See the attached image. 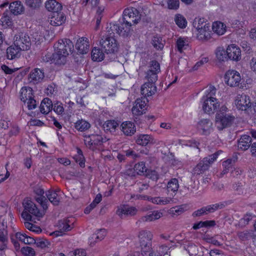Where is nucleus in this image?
Segmentation results:
<instances>
[{
	"label": "nucleus",
	"mask_w": 256,
	"mask_h": 256,
	"mask_svg": "<svg viewBox=\"0 0 256 256\" xmlns=\"http://www.w3.org/2000/svg\"><path fill=\"white\" fill-rule=\"evenodd\" d=\"M187 208L188 206L186 204L177 206L170 208L168 211V214L172 217L177 216L186 211Z\"/></svg>",
	"instance_id": "nucleus-34"
},
{
	"label": "nucleus",
	"mask_w": 256,
	"mask_h": 256,
	"mask_svg": "<svg viewBox=\"0 0 256 256\" xmlns=\"http://www.w3.org/2000/svg\"><path fill=\"white\" fill-rule=\"evenodd\" d=\"M146 170L147 168L146 167L145 163L143 162H141L136 164L133 169L130 168L128 170L126 174L128 176H135V172L138 174L142 175L144 174V172H146Z\"/></svg>",
	"instance_id": "nucleus-19"
},
{
	"label": "nucleus",
	"mask_w": 256,
	"mask_h": 256,
	"mask_svg": "<svg viewBox=\"0 0 256 256\" xmlns=\"http://www.w3.org/2000/svg\"><path fill=\"white\" fill-rule=\"evenodd\" d=\"M217 59L220 62H224L228 58L226 50L222 47H218L215 52Z\"/></svg>",
	"instance_id": "nucleus-42"
},
{
	"label": "nucleus",
	"mask_w": 256,
	"mask_h": 256,
	"mask_svg": "<svg viewBox=\"0 0 256 256\" xmlns=\"http://www.w3.org/2000/svg\"><path fill=\"white\" fill-rule=\"evenodd\" d=\"M46 10L52 13L62 11V5L56 0H48L45 4Z\"/></svg>",
	"instance_id": "nucleus-24"
},
{
	"label": "nucleus",
	"mask_w": 256,
	"mask_h": 256,
	"mask_svg": "<svg viewBox=\"0 0 256 256\" xmlns=\"http://www.w3.org/2000/svg\"><path fill=\"white\" fill-rule=\"evenodd\" d=\"M54 110L58 114H62L64 112V108L62 103L57 102L53 106Z\"/></svg>",
	"instance_id": "nucleus-61"
},
{
	"label": "nucleus",
	"mask_w": 256,
	"mask_h": 256,
	"mask_svg": "<svg viewBox=\"0 0 256 256\" xmlns=\"http://www.w3.org/2000/svg\"><path fill=\"white\" fill-rule=\"evenodd\" d=\"M132 112L136 116H140L145 113V111L137 106H134L132 108Z\"/></svg>",
	"instance_id": "nucleus-63"
},
{
	"label": "nucleus",
	"mask_w": 256,
	"mask_h": 256,
	"mask_svg": "<svg viewBox=\"0 0 256 256\" xmlns=\"http://www.w3.org/2000/svg\"><path fill=\"white\" fill-rule=\"evenodd\" d=\"M44 77V73L42 69L35 68L28 74V80L33 84H37L42 81Z\"/></svg>",
	"instance_id": "nucleus-16"
},
{
	"label": "nucleus",
	"mask_w": 256,
	"mask_h": 256,
	"mask_svg": "<svg viewBox=\"0 0 256 256\" xmlns=\"http://www.w3.org/2000/svg\"><path fill=\"white\" fill-rule=\"evenodd\" d=\"M66 20L65 14L60 12L52 13L50 18V23L51 25L57 26H60L64 24Z\"/></svg>",
	"instance_id": "nucleus-17"
},
{
	"label": "nucleus",
	"mask_w": 256,
	"mask_h": 256,
	"mask_svg": "<svg viewBox=\"0 0 256 256\" xmlns=\"http://www.w3.org/2000/svg\"><path fill=\"white\" fill-rule=\"evenodd\" d=\"M14 40V46L19 48L22 50H27L30 48V38L25 33L22 32L16 34Z\"/></svg>",
	"instance_id": "nucleus-10"
},
{
	"label": "nucleus",
	"mask_w": 256,
	"mask_h": 256,
	"mask_svg": "<svg viewBox=\"0 0 256 256\" xmlns=\"http://www.w3.org/2000/svg\"><path fill=\"white\" fill-rule=\"evenodd\" d=\"M92 58L94 61L100 62L104 60V54L99 48H94L92 51Z\"/></svg>",
	"instance_id": "nucleus-41"
},
{
	"label": "nucleus",
	"mask_w": 256,
	"mask_h": 256,
	"mask_svg": "<svg viewBox=\"0 0 256 256\" xmlns=\"http://www.w3.org/2000/svg\"><path fill=\"white\" fill-rule=\"evenodd\" d=\"M138 236L140 240H143L146 241H152L153 238L152 232L146 230H142L140 232Z\"/></svg>",
	"instance_id": "nucleus-46"
},
{
	"label": "nucleus",
	"mask_w": 256,
	"mask_h": 256,
	"mask_svg": "<svg viewBox=\"0 0 256 256\" xmlns=\"http://www.w3.org/2000/svg\"><path fill=\"white\" fill-rule=\"evenodd\" d=\"M174 21L177 26L181 28H184L187 26L186 18L180 14H176L175 16Z\"/></svg>",
	"instance_id": "nucleus-44"
},
{
	"label": "nucleus",
	"mask_w": 256,
	"mask_h": 256,
	"mask_svg": "<svg viewBox=\"0 0 256 256\" xmlns=\"http://www.w3.org/2000/svg\"><path fill=\"white\" fill-rule=\"evenodd\" d=\"M208 61V58H203L197 62L196 64L193 67L194 70H198L200 66L203 65L204 64L206 63Z\"/></svg>",
	"instance_id": "nucleus-62"
},
{
	"label": "nucleus",
	"mask_w": 256,
	"mask_h": 256,
	"mask_svg": "<svg viewBox=\"0 0 256 256\" xmlns=\"http://www.w3.org/2000/svg\"><path fill=\"white\" fill-rule=\"evenodd\" d=\"M216 89L213 86H210L206 90L205 95L202 98V108L205 113L213 114L218 108L220 109V103L216 96Z\"/></svg>",
	"instance_id": "nucleus-2"
},
{
	"label": "nucleus",
	"mask_w": 256,
	"mask_h": 256,
	"mask_svg": "<svg viewBox=\"0 0 256 256\" xmlns=\"http://www.w3.org/2000/svg\"><path fill=\"white\" fill-rule=\"evenodd\" d=\"M56 52L54 53H52L50 52H46L44 55L42 56V60L43 62H51V63H54L56 64H58V63L56 62L57 61L55 59L56 56Z\"/></svg>",
	"instance_id": "nucleus-47"
},
{
	"label": "nucleus",
	"mask_w": 256,
	"mask_h": 256,
	"mask_svg": "<svg viewBox=\"0 0 256 256\" xmlns=\"http://www.w3.org/2000/svg\"><path fill=\"white\" fill-rule=\"evenodd\" d=\"M108 140L106 136L97 134L84 136V141L86 146L94 151L98 149L99 147Z\"/></svg>",
	"instance_id": "nucleus-6"
},
{
	"label": "nucleus",
	"mask_w": 256,
	"mask_h": 256,
	"mask_svg": "<svg viewBox=\"0 0 256 256\" xmlns=\"http://www.w3.org/2000/svg\"><path fill=\"white\" fill-rule=\"evenodd\" d=\"M0 241L8 242V231L6 230V226L2 224L0 226Z\"/></svg>",
	"instance_id": "nucleus-52"
},
{
	"label": "nucleus",
	"mask_w": 256,
	"mask_h": 256,
	"mask_svg": "<svg viewBox=\"0 0 256 256\" xmlns=\"http://www.w3.org/2000/svg\"><path fill=\"white\" fill-rule=\"evenodd\" d=\"M106 236V230L104 229H100L97 231V232L92 234L90 238L89 242L90 244H94L95 242L103 240Z\"/></svg>",
	"instance_id": "nucleus-33"
},
{
	"label": "nucleus",
	"mask_w": 256,
	"mask_h": 256,
	"mask_svg": "<svg viewBox=\"0 0 256 256\" xmlns=\"http://www.w3.org/2000/svg\"><path fill=\"white\" fill-rule=\"evenodd\" d=\"M34 192L38 196V197L36 198L38 202L40 203L43 209L46 210L48 208L47 202L48 200L46 198L42 195L44 194V190L43 189L38 188L34 189Z\"/></svg>",
	"instance_id": "nucleus-27"
},
{
	"label": "nucleus",
	"mask_w": 256,
	"mask_h": 256,
	"mask_svg": "<svg viewBox=\"0 0 256 256\" xmlns=\"http://www.w3.org/2000/svg\"><path fill=\"white\" fill-rule=\"evenodd\" d=\"M1 25L4 28L12 24V20L11 18L7 15H4L0 20Z\"/></svg>",
	"instance_id": "nucleus-51"
},
{
	"label": "nucleus",
	"mask_w": 256,
	"mask_h": 256,
	"mask_svg": "<svg viewBox=\"0 0 256 256\" xmlns=\"http://www.w3.org/2000/svg\"><path fill=\"white\" fill-rule=\"evenodd\" d=\"M234 162V160L232 159H228L222 162V166L224 168L222 171L224 174H226L228 172L230 169L232 168Z\"/></svg>",
	"instance_id": "nucleus-55"
},
{
	"label": "nucleus",
	"mask_w": 256,
	"mask_h": 256,
	"mask_svg": "<svg viewBox=\"0 0 256 256\" xmlns=\"http://www.w3.org/2000/svg\"><path fill=\"white\" fill-rule=\"evenodd\" d=\"M196 31V37L200 40H208L211 38L210 25H204L202 28L197 29Z\"/></svg>",
	"instance_id": "nucleus-21"
},
{
	"label": "nucleus",
	"mask_w": 256,
	"mask_h": 256,
	"mask_svg": "<svg viewBox=\"0 0 256 256\" xmlns=\"http://www.w3.org/2000/svg\"><path fill=\"white\" fill-rule=\"evenodd\" d=\"M228 110L227 107L223 105L216 114L215 124L220 130L230 126L234 122V116L231 114L228 113Z\"/></svg>",
	"instance_id": "nucleus-4"
},
{
	"label": "nucleus",
	"mask_w": 256,
	"mask_h": 256,
	"mask_svg": "<svg viewBox=\"0 0 256 256\" xmlns=\"http://www.w3.org/2000/svg\"><path fill=\"white\" fill-rule=\"evenodd\" d=\"M118 126V124L115 120H108L104 122L103 126L105 130L114 132Z\"/></svg>",
	"instance_id": "nucleus-43"
},
{
	"label": "nucleus",
	"mask_w": 256,
	"mask_h": 256,
	"mask_svg": "<svg viewBox=\"0 0 256 256\" xmlns=\"http://www.w3.org/2000/svg\"><path fill=\"white\" fill-rule=\"evenodd\" d=\"M148 102L146 97L138 98L136 101L135 106L140 108L145 111L146 110V102Z\"/></svg>",
	"instance_id": "nucleus-53"
},
{
	"label": "nucleus",
	"mask_w": 256,
	"mask_h": 256,
	"mask_svg": "<svg viewBox=\"0 0 256 256\" xmlns=\"http://www.w3.org/2000/svg\"><path fill=\"white\" fill-rule=\"evenodd\" d=\"M148 68L145 76L148 82L141 86V93L144 97L152 96L156 93V88L154 83L158 80V74L160 71V64L155 60L150 62Z\"/></svg>",
	"instance_id": "nucleus-1"
},
{
	"label": "nucleus",
	"mask_w": 256,
	"mask_h": 256,
	"mask_svg": "<svg viewBox=\"0 0 256 256\" xmlns=\"http://www.w3.org/2000/svg\"><path fill=\"white\" fill-rule=\"evenodd\" d=\"M187 42L186 40V38H180L176 41V46L178 50L182 52L183 48L185 46L187 45Z\"/></svg>",
	"instance_id": "nucleus-58"
},
{
	"label": "nucleus",
	"mask_w": 256,
	"mask_h": 256,
	"mask_svg": "<svg viewBox=\"0 0 256 256\" xmlns=\"http://www.w3.org/2000/svg\"><path fill=\"white\" fill-rule=\"evenodd\" d=\"M74 127L78 131L84 132L90 128V124L88 122L81 119L75 123Z\"/></svg>",
	"instance_id": "nucleus-38"
},
{
	"label": "nucleus",
	"mask_w": 256,
	"mask_h": 256,
	"mask_svg": "<svg viewBox=\"0 0 256 256\" xmlns=\"http://www.w3.org/2000/svg\"><path fill=\"white\" fill-rule=\"evenodd\" d=\"M208 168L207 164L202 160L194 168V172L195 174H200Z\"/></svg>",
	"instance_id": "nucleus-45"
},
{
	"label": "nucleus",
	"mask_w": 256,
	"mask_h": 256,
	"mask_svg": "<svg viewBox=\"0 0 256 256\" xmlns=\"http://www.w3.org/2000/svg\"><path fill=\"white\" fill-rule=\"evenodd\" d=\"M252 140L248 135H243L239 139L238 142V147L239 150H247L252 144Z\"/></svg>",
	"instance_id": "nucleus-23"
},
{
	"label": "nucleus",
	"mask_w": 256,
	"mask_h": 256,
	"mask_svg": "<svg viewBox=\"0 0 256 256\" xmlns=\"http://www.w3.org/2000/svg\"><path fill=\"white\" fill-rule=\"evenodd\" d=\"M76 48L80 54H87L90 50V44L87 38L82 37L77 40Z\"/></svg>",
	"instance_id": "nucleus-18"
},
{
	"label": "nucleus",
	"mask_w": 256,
	"mask_h": 256,
	"mask_svg": "<svg viewBox=\"0 0 256 256\" xmlns=\"http://www.w3.org/2000/svg\"><path fill=\"white\" fill-rule=\"evenodd\" d=\"M162 215V213L160 211L154 210L141 217L140 220L143 222H152L160 218Z\"/></svg>",
	"instance_id": "nucleus-25"
},
{
	"label": "nucleus",
	"mask_w": 256,
	"mask_h": 256,
	"mask_svg": "<svg viewBox=\"0 0 256 256\" xmlns=\"http://www.w3.org/2000/svg\"><path fill=\"white\" fill-rule=\"evenodd\" d=\"M33 96L32 90L28 87H23L21 88L20 92V99L22 101L26 102Z\"/></svg>",
	"instance_id": "nucleus-35"
},
{
	"label": "nucleus",
	"mask_w": 256,
	"mask_h": 256,
	"mask_svg": "<svg viewBox=\"0 0 256 256\" xmlns=\"http://www.w3.org/2000/svg\"><path fill=\"white\" fill-rule=\"evenodd\" d=\"M164 40H163L160 37L154 36L152 40V44L158 50H161L163 48Z\"/></svg>",
	"instance_id": "nucleus-48"
},
{
	"label": "nucleus",
	"mask_w": 256,
	"mask_h": 256,
	"mask_svg": "<svg viewBox=\"0 0 256 256\" xmlns=\"http://www.w3.org/2000/svg\"><path fill=\"white\" fill-rule=\"evenodd\" d=\"M52 100L48 98H44L40 104V109L42 114H46L52 110Z\"/></svg>",
	"instance_id": "nucleus-32"
},
{
	"label": "nucleus",
	"mask_w": 256,
	"mask_h": 256,
	"mask_svg": "<svg viewBox=\"0 0 256 256\" xmlns=\"http://www.w3.org/2000/svg\"><path fill=\"white\" fill-rule=\"evenodd\" d=\"M24 210L21 214L22 218L25 220L32 221V216L42 217L43 214L40 212L35 204L28 198L24 199L22 202Z\"/></svg>",
	"instance_id": "nucleus-5"
},
{
	"label": "nucleus",
	"mask_w": 256,
	"mask_h": 256,
	"mask_svg": "<svg viewBox=\"0 0 256 256\" xmlns=\"http://www.w3.org/2000/svg\"><path fill=\"white\" fill-rule=\"evenodd\" d=\"M10 12L14 15L21 14L24 11V7L20 2H15L10 5Z\"/></svg>",
	"instance_id": "nucleus-36"
},
{
	"label": "nucleus",
	"mask_w": 256,
	"mask_h": 256,
	"mask_svg": "<svg viewBox=\"0 0 256 256\" xmlns=\"http://www.w3.org/2000/svg\"><path fill=\"white\" fill-rule=\"evenodd\" d=\"M132 24L128 23L126 22L120 24H110V28L112 31H115L120 36L123 37H128L130 36L133 32L132 28Z\"/></svg>",
	"instance_id": "nucleus-9"
},
{
	"label": "nucleus",
	"mask_w": 256,
	"mask_h": 256,
	"mask_svg": "<svg viewBox=\"0 0 256 256\" xmlns=\"http://www.w3.org/2000/svg\"><path fill=\"white\" fill-rule=\"evenodd\" d=\"M120 130L126 136H132L136 132L134 124L130 122H123L120 125Z\"/></svg>",
	"instance_id": "nucleus-22"
},
{
	"label": "nucleus",
	"mask_w": 256,
	"mask_h": 256,
	"mask_svg": "<svg viewBox=\"0 0 256 256\" xmlns=\"http://www.w3.org/2000/svg\"><path fill=\"white\" fill-rule=\"evenodd\" d=\"M22 50L14 46V44L8 47L6 49V56L8 59L14 60L20 57Z\"/></svg>",
	"instance_id": "nucleus-26"
},
{
	"label": "nucleus",
	"mask_w": 256,
	"mask_h": 256,
	"mask_svg": "<svg viewBox=\"0 0 256 256\" xmlns=\"http://www.w3.org/2000/svg\"><path fill=\"white\" fill-rule=\"evenodd\" d=\"M35 244L38 247L40 248H44L46 247H48V246L50 244V243L46 239L38 238L36 240V241L35 242Z\"/></svg>",
	"instance_id": "nucleus-56"
},
{
	"label": "nucleus",
	"mask_w": 256,
	"mask_h": 256,
	"mask_svg": "<svg viewBox=\"0 0 256 256\" xmlns=\"http://www.w3.org/2000/svg\"><path fill=\"white\" fill-rule=\"evenodd\" d=\"M26 4L32 8H36L41 4V0H26Z\"/></svg>",
	"instance_id": "nucleus-60"
},
{
	"label": "nucleus",
	"mask_w": 256,
	"mask_h": 256,
	"mask_svg": "<svg viewBox=\"0 0 256 256\" xmlns=\"http://www.w3.org/2000/svg\"><path fill=\"white\" fill-rule=\"evenodd\" d=\"M179 188L178 180L176 178H172L167 184V190L168 192H172L176 193Z\"/></svg>",
	"instance_id": "nucleus-39"
},
{
	"label": "nucleus",
	"mask_w": 256,
	"mask_h": 256,
	"mask_svg": "<svg viewBox=\"0 0 256 256\" xmlns=\"http://www.w3.org/2000/svg\"><path fill=\"white\" fill-rule=\"evenodd\" d=\"M136 142L138 144L146 146L148 144L155 143L152 137L148 134H140L137 136Z\"/></svg>",
	"instance_id": "nucleus-28"
},
{
	"label": "nucleus",
	"mask_w": 256,
	"mask_h": 256,
	"mask_svg": "<svg viewBox=\"0 0 256 256\" xmlns=\"http://www.w3.org/2000/svg\"><path fill=\"white\" fill-rule=\"evenodd\" d=\"M212 28L213 32L218 35L223 34L226 31L224 24L220 22H214Z\"/></svg>",
	"instance_id": "nucleus-40"
},
{
	"label": "nucleus",
	"mask_w": 256,
	"mask_h": 256,
	"mask_svg": "<svg viewBox=\"0 0 256 256\" xmlns=\"http://www.w3.org/2000/svg\"><path fill=\"white\" fill-rule=\"evenodd\" d=\"M137 212V209L134 207L124 206L121 208L118 209L117 213L120 216L122 217L123 215L133 216L136 214Z\"/></svg>",
	"instance_id": "nucleus-31"
},
{
	"label": "nucleus",
	"mask_w": 256,
	"mask_h": 256,
	"mask_svg": "<svg viewBox=\"0 0 256 256\" xmlns=\"http://www.w3.org/2000/svg\"><path fill=\"white\" fill-rule=\"evenodd\" d=\"M236 108L242 110H246L251 106V102L248 96L244 94H238L235 100Z\"/></svg>",
	"instance_id": "nucleus-14"
},
{
	"label": "nucleus",
	"mask_w": 256,
	"mask_h": 256,
	"mask_svg": "<svg viewBox=\"0 0 256 256\" xmlns=\"http://www.w3.org/2000/svg\"><path fill=\"white\" fill-rule=\"evenodd\" d=\"M56 52V58L58 64L65 63L66 58L74 50V44L68 38L59 40L54 45Z\"/></svg>",
	"instance_id": "nucleus-3"
},
{
	"label": "nucleus",
	"mask_w": 256,
	"mask_h": 256,
	"mask_svg": "<svg viewBox=\"0 0 256 256\" xmlns=\"http://www.w3.org/2000/svg\"><path fill=\"white\" fill-rule=\"evenodd\" d=\"M72 220V218H70L59 220L58 224L59 230L56 231L54 234L56 236H61L64 232L70 230L73 228Z\"/></svg>",
	"instance_id": "nucleus-13"
},
{
	"label": "nucleus",
	"mask_w": 256,
	"mask_h": 256,
	"mask_svg": "<svg viewBox=\"0 0 256 256\" xmlns=\"http://www.w3.org/2000/svg\"><path fill=\"white\" fill-rule=\"evenodd\" d=\"M237 236L240 240L242 241L247 240L252 236L250 232L248 230L238 232L237 233Z\"/></svg>",
	"instance_id": "nucleus-50"
},
{
	"label": "nucleus",
	"mask_w": 256,
	"mask_h": 256,
	"mask_svg": "<svg viewBox=\"0 0 256 256\" xmlns=\"http://www.w3.org/2000/svg\"><path fill=\"white\" fill-rule=\"evenodd\" d=\"M27 104L28 110L34 109L36 106V102L35 100L34 99L33 96L30 100H28L27 102Z\"/></svg>",
	"instance_id": "nucleus-64"
},
{
	"label": "nucleus",
	"mask_w": 256,
	"mask_h": 256,
	"mask_svg": "<svg viewBox=\"0 0 256 256\" xmlns=\"http://www.w3.org/2000/svg\"><path fill=\"white\" fill-rule=\"evenodd\" d=\"M169 250V248L166 244L158 246L156 250H152L150 254H147L146 256H164Z\"/></svg>",
	"instance_id": "nucleus-30"
},
{
	"label": "nucleus",
	"mask_w": 256,
	"mask_h": 256,
	"mask_svg": "<svg viewBox=\"0 0 256 256\" xmlns=\"http://www.w3.org/2000/svg\"><path fill=\"white\" fill-rule=\"evenodd\" d=\"M220 152H218L213 154L210 155L208 157L204 158L203 159V161L207 164L208 168L213 163V162L216 159Z\"/></svg>",
	"instance_id": "nucleus-54"
},
{
	"label": "nucleus",
	"mask_w": 256,
	"mask_h": 256,
	"mask_svg": "<svg viewBox=\"0 0 256 256\" xmlns=\"http://www.w3.org/2000/svg\"><path fill=\"white\" fill-rule=\"evenodd\" d=\"M212 124L209 119L201 120L198 124V128L204 134H208L212 129Z\"/></svg>",
	"instance_id": "nucleus-20"
},
{
	"label": "nucleus",
	"mask_w": 256,
	"mask_h": 256,
	"mask_svg": "<svg viewBox=\"0 0 256 256\" xmlns=\"http://www.w3.org/2000/svg\"><path fill=\"white\" fill-rule=\"evenodd\" d=\"M22 252L24 256H35V251L30 246H25L22 248Z\"/></svg>",
	"instance_id": "nucleus-59"
},
{
	"label": "nucleus",
	"mask_w": 256,
	"mask_h": 256,
	"mask_svg": "<svg viewBox=\"0 0 256 256\" xmlns=\"http://www.w3.org/2000/svg\"><path fill=\"white\" fill-rule=\"evenodd\" d=\"M228 58L234 61H238L241 58V50L235 44H230L226 48Z\"/></svg>",
	"instance_id": "nucleus-15"
},
{
	"label": "nucleus",
	"mask_w": 256,
	"mask_h": 256,
	"mask_svg": "<svg viewBox=\"0 0 256 256\" xmlns=\"http://www.w3.org/2000/svg\"><path fill=\"white\" fill-rule=\"evenodd\" d=\"M167 5L168 9L176 10L180 6L179 0H167Z\"/></svg>",
	"instance_id": "nucleus-57"
},
{
	"label": "nucleus",
	"mask_w": 256,
	"mask_h": 256,
	"mask_svg": "<svg viewBox=\"0 0 256 256\" xmlns=\"http://www.w3.org/2000/svg\"><path fill=\"white\" fill-rule=\"evenodd\" d=\"M140 245L142 248V254L143 256H146L147 254H150L152 250L151 241H146L143 240H140Z\"/></svg>",
	"instance_id": "nucleus-37"
},
{
	"label": "nucleus",
	"mask_w": 256,
	"mask_h": 256,
	"mask_svg": "<svg viewBox=\"0 0 256 256\" xmlns=\"http://www.w3.org/2000/svg\"><path fill=\"white\" fill-rule=\"evenodd\" d=\"M225 82L231 87L238 86L241 80L240 74L236 71L228 70L224 76Z\"/></svg>",
	"instance_id": "nucleus-12"
},
{
	"label": "nucleus",
	"mask_w": 256,
	"mask_h": 256,
	"mask_svg": "<svg viewBox=\"0 0 256 256\" xmlns=\"http://www.w3.org/2000/svg\"><path fill=\"white\" fill-rule=\"evenodd\" d=\"M193 26L196 29L202 28L204 25H210L206 23V21L204 18H196L193 22Z\"/></svg>",
	"instance_id": "nucleus-49"
},
{
	"label": "nucleus",
	"mask_w": 256,
	"mask_h": 256,
	"mask_svg": "<svg viewBox=\"0 0 256 256\" xmlns=\"http://www.w3.org/2000/svg\"><path fill=\"white\" fill-rule=\"evenodd\" d=\"M102 50L106 54H113L118 50V44L112 36H104L100 42Z\"/></svg>",
	"instance_id": "nucleus-7"
},
{
	"label": "nucleus",
	"mask_w": 256,
	"mask_h": 256,
	"mask_svg": "<svg viewBox=\"0 0 256 256\" xmlns=\"http://www.w3.org/2000/svg\"><path fill=\"white\" fill-rule=\"evenodd\" d=\"M226 202H220L213 204L208 205L204 206L194 211L192 216L194 217L201 216L212 213L216 210L224 208L226 206Z\"/></svg>",
	"instance_id": "nucleus-8"
},
{
	"label": "nucleus",
	"mask_w": 256,
	"mask_h": 256,
	"mask_svg": "<svg viewBox=\"0 0 256 256\" xmlns=\"http://www.w3.org/2000/svg\"><path fill=\"white\" fill-rule=\"evenodd\" d=\"M60 190L58 189L56 190H49L46 192V196L48 200L54 205L58 206L60 202V198L58 194Z\"/></svg>",
	"instance_id": "nucleus-29"
},
{
	"label": "nucleus",
	"mask_w": 256,
	"mask_h": 256,
	"mask_svg": "<svg viewBox=\"0 0 256 256\" xmlns=\"http://www.w3.org/2000/svg\"><path fill=\"white\" fill-rule=\"evenodd\" d=\"M140 20L138 11L134 8H126L123 12V20L132 25L136 24Z\"/></svg>",
	"instance_id": "nucleus-11"
}]
</instances>
